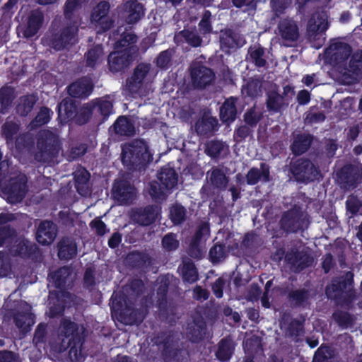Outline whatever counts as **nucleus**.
Segmentation results:
<instances>
[{
  "mask_svg": "<svg viewBox=\"0 0 362 362\" xmlns=\"http://www.w3.org/2000/svg\"><path fill=\"white\" fill-rule=\"evenodd\" d=\"M152 159L148 146L144 140L136 139L122 146V160L129 168L140 169Z\"/></svg>",
  "mask_w": 362,
  "mask_h": 362,
  "instance_id": "1",
  "label": "nucleus"
},
{
  "mask_svg": "<svg viewBox=\"0 0 362 362\" xmlns=\"http://www.w3.org/2000/svg\"><path fill=\"white\" fill-rule=\"evenodd\" d=\"M156 76L150 64L141 63L136 66L133 76L127 81V89L132 94L146 95L151 90V83Z\"/></svg>",
  "mask_w": 362,
  "mask_h": 362,
  "instance_id": "2",
  "label": "nucleus"
},
{
  "mask_svg": "<svg viewBox=\"0 0 362 362\" xmlns=\"http://www.w3.org/2000/svg\"><path fill=\"white\" fill-rule=\"evenodd\" d=\"M0 187L9 203L20 202L28 192L27 177L20 173H10L1 180Z\"/></svg>",
  "mask_w": 362,
  "mask_h": 362,
  "instance_id": "3",
  "label": "nucleus"
},
{
  "mask_svg": "<svg viewBox=\"0 0 362 362\" xmlns=\"http://www.w3.org/2000/svg\"><path fill=\"white\" fill-rule=\"evenodd\" d=\"M59 151V144L57 135L49 130L40 131L37 136L35 159L40 162H50Z\"/></svg>",
  "mask_w": 362,
  "mask_h": 362,
  "instance_id": "4",
  "label": "nucleus"
},
{
  "mask_svg": "<svg viewBox=\"0 0 362 362\" xmlns=\"http://www.w3.org/2000/svg\"><path fill=\"white\" fill-rule=\"evenodd\" d=\"M328 28L327 16L325 12L314 13L307 25V35L311 42L321 46L325 40L324 33Z\"/></svg>",
  "mask_w": 362,
  "mask_h": 362,
  "instance_id": "5",
  "label": "nucleus"
},
{
  "mask_svg": "<svg viewBox=\"0 0 362 362\" xmlns=\"http://www.w3.org/2000/svg\"><path fill=\"white\" fill-rule=\"evenodd\" d=\"M77 32L78 22L74 20L73 23H67L59 33L49 39V43L56 50L67 48L77 42Z\"/></svg>",
  "mask_w": 362,
  "mask_h": 362,
  "instance_id": "6",
  "label": "nucleus"
},
{
  "mask_svg": "<svg viewBox=\"0 0 362 362\" xmlns=\"http://www.w3.org/2000/svg\"><path fill=\"white\" fill-rule=\"evenodd\" d=\"M276 34L280 37L285 45L290 46L299 39L300 30L298 25L292 18L281 19L277 25Z\"/></svg>",
  "mask_w": 362,
  "mask_h": 362,
  "instance_id": "7",
  "label": "nucleus"
},
{
  "mask_svg": "<svg viewBox=\"0 0 362 362\" xmlns=\"http://www.w3.org/2000/svg\"><path fill=\"white\" fill-rule=\"evenodd\" d=\"M292 173L298 181H313L317 178L319 171L317 168L307 159H298L291 168Z\"/></svg>",
  "mask_w": 362,
  "mask_h": 362,
  "instance_id": "8",
  "label": "nucleus"
},
{
  "mask_svg": "<svg viewBox=\"0 0 362 362\" xmlns=\"http://www.w3.org/2000/svg\"><path fill=\"white\" fill-rule=\"evenodd\" d=\"M110 5L107 1L100 2L91 15V23L98 29V33L109 30L113 24V21L108 16Z\"/></svg>",
  "mask_w": 362,
  "mask_h": 362,
  "instance_id": "9",
  "label": "nucleus"
},
{
  "mask_svg": "<svg viewBox=\"0 0 362 362\" xmlns=\"http://www.w3.org/2000/svg\"><path fill=\"white\" fill-rule=\"evenodd\" d=\"M58 338L61 341V349H66L71 341L81 339L78 325L68 319H62L58 329Z\"/></svg>",
  "mask_w": 362,
  "mask_h": 362,
  "instance_id": "10",
  "label": "nucleus"
},
{
  "mask_svg": "<svg viewBox=\"0 0 362 362\" xmlns=\"http://www.w3.org/2000/svg\"><path fill=\"white\" fill-rule=\"evenodd\" d=\"M190 72L193 85L199 88L209 85L215 77L214 73L211 69L197 62L191 64Z\"/></svg>",
  "mask_w": 362,
  "mask_h": 362,
  "instance_id": "11",
  "label": "nucleus"
},
{
  "mask_svg": "<svg viewBox=\"0 0 362 362\" xmlns=\"http://www.w3.org/2000/svg\"><path fill=\"white\" fill-rule=\"evenodd\" d=\"M305 224V215L299 207H294L286 212L281 219L282 228L289 232H296Z\"/></svg>",
  "mask_w": 362,
  "mask_h": 362,
  "instance_id": "12",
  "label": "nucleus"
},
{
  "mask_svg": "<svg viewBox=\"0 0 362 362\" xmlns=\"http://www.w3.org/2000/svg\"><path fill=\"white\" fill-rule=\"evenodd\" d=\"M219 41L221 50L226 53L236 50L245 45V37L230 29L221 30Z\"/></svg>",
  "mask_w": 362,
  "mask_h": 362,
  "instance_id": "13",
  "label": "nucleus"
},
{
  "mask_svg": "<svg viewBox=\"0 0 362 362\" xmlns=\"http://www.w3.org/2000/svg\"><path fill=\"white\" fill-rule=\"evenodd\" d=\"M349 45L341 42H332L325 52V58L329 64L336 65L345 61L351 54Z\"/></svg>",
  "mask_w": 362,
  "mask_h": 362,
  "instance_id": "14",
  "label": "nucleus"
},
{
  "mask_svg": "<svg viewBox=\"0 0 362 362\" xmlns=\"http://www.w3.org/2000/svg\"><path fill=\"white\" fill-rule=\"evenodd\" d=\"M206 180L210 187L214 190L223 191L228 187L229 176L227 175V168L221 166H214L206 172Z\"/></svg>",
  "mask_w": 362,
  "mask_h": 362,
  "instance_id": "15",
  "label": "nucleus"
},
{
  "mask_svg": "<svg viewBox=\"0 0 362 362\" xmlns=\"http://www.w3.org/2000/svg\"><path fill=\"white\" fill-rule=\"evenodd\" d=\"M159 209L156 206L134 208L129 211L131 220L140 226H149L156 221Z\"/></svg>",
  "mask_w": 362,
  "mask_h": 362,
  "instance_id": "16",
  "label": "nucleus"
},
{
  "mask_svg": "<svg viewBox=\"0 0 362 362\" xmlns=\"http://www.w3.org/2000/svg\"><path fill=\"white\" fill-rule=\"evenodd\" d=\"M112 196L120 204H127L135 199L136 190L129 182L118 180L113 185Z\"/></svg>",
  "mask_w": 362,
  "mask_h": 362,
  "instance_id": "17",
  "label": "nucleus"
},
{
  "mask_svg": "<svg viewBox=\"0 0 362 362\" xmlns=\"http://www.w3.org/2000/svg\"><path fill=\"white\" fill-rule=\"evenodd\" d=\"M340 178L346 188H354L360 182L362 169L359 165H346L341 168Z\"/></svg>",
  "mask_w": 362,
  "mask_h": 362,
  "instance_id": "18",
  "label": "nucleus"
},
{
  "mask_svg": "<svg viewBox=\"0 0 362 362\" xmlns=\"http://www.w3.org/2000/svg\"><path fill=\"white\" fill-rule=\"evenodd\" d=\"M135 56L127 52L117 51L108 57V64L112 71L117 72L128 66Z\"/></svg>",
  "mask_w": 362,
  "mask_h": 362,
  "instance_id": "19",
  "label": "nucleus"
},
{
  "mask_svg": "<svg viewBox=\"0 0 362 362\" xmlns=\"http://www.w3.org/2000/svg\"><path fill=\"white\" fill-rule=\"evenodd\" d=\"M83 112L88 114H100L106 117L112 112V103L105 98L95 99L83 106Z\"/></svg>",
  "mask_w": 362,
  "mask_h": 362,
  "instance_id": "20",
  "label": "nucleus"
},
{
  "mask_svg": "<svg viewBox=\"0 0 362 362\" xmlns=\"http://www.w3.org/2000/svg\"><path fill=\"white\" fill-rule=\"evenodd\" d=\"M57 235V227L51 221H42L38 226L36 238L42 245H49L55 239Z\"/></svg>",
  "mask_w": 362,
  "mask_h": 362,
  "instance_id": "21",
  "label": "nucleus"
},
{
  "mask_svg": "<svg viewBox=\"0 0 362 362\" xmlns=\"http://www.w3.org/2000/svg\"><path fill=\"white\" fill-rule=\"evenodd\" d=\"M124 17L129 24L138 22L144 15V6L136 1H129L124 4Z\"/></svg>",
  "mask_w": 362,
  "mask_h": 362,
  "instance_id": "22",
  "label": "nucleus"
},
{
  "mask_svg": "<svg viewBox=\"0 0 362 362\" xmlns=\"http://www.w3.org/2000/svg\"><path fill=\"white\" fill-rule=\"evenodd\" d=\"M49 277L57 288L64 289L71 285L74 274L69 267H64L50 274Z\"/></svg>",
  "mask_w": 362,
  "mask_h": 362,
  "instance_id": "23",
  "label": "nucleus"
},
{
  "mask_svg": "<svg viewBox=\"0 0 362 362\" xmlns=\"http://www.w3.org/2000/svg\"><path fill=\"white\" fill-rule=\"evenodd\" d=\"M43 13L39 10L33 11L28 18L27 25L23 31V35L28 38L35 35L43 24Z\"/></svg>",
  "mask_w": 362,
  "mask_h": 362,
  "instance_id": "24",
  "label": "nucleus"
},
{
  "mask_svg": "<svg viewBox=\"0 0 362 362\" xmlns=\"http://www.w3.org/2000/svg\"><path fill=\"white\" fill-rule=\"evenodd\" d=\"M93 83L90 79L83 78L73 83L69 87V93L74 98H86L92 92Z\"/></svg>",
  "mask_w": 362,
  "mask_h": 362,
  "instance_id": "25",
  "label": "nucleus"
},
{
  "mask_svg": "<svg viewBox=\"0 0 362 362\" xmlns=\"http://www.w3.org/2000/svg\"><path fill=\"white\" fill-rule=\"evenodd\" d=\"M158 179L163 189L168 193L175 189L177 185V174L170 167H163L158 175Z\"/></svg>",
  "mask_w": 362,
  "mask_h": 362,
  "instance_id": "26",
  "label": "nucleus"
},
{
  "mask_svg": "<svg viewBox=\"0 0 362 362\" xmlns=\"http://www.w3.org/2000/svg\"><path fill=\"white\" fill-rule=\"evenodd\" d=\"M247 183L250 185L257 184L259 181L269 180V168L265 163H261L260 168H252L246 175Z\"/></svg>",
  "mask_w": 362,
  "mask_h": 362,
  "instance_id": "27",
  "label": "nucleus"
},
{
  "mask_svg": "<svg viewBox=\"0 0 362 362\" xmlns=\"http://www.w3.org/2000/svg\"><path fill=\"white\" fill-rule=\"evenodd\" d=\"M137 42V36L132 32H126L122 35L119 39L115 44L116 48H122L121 51L127 52L134 56L136 55L138 52L137 47L134 45Z\"/></svg>",
  "mask_w": 362,
  "mask_h": 362,
  "instance_id": "28",
  "label": "nucleus"
},
{
  "mask_svg": "<svg viewBox=\"0 0 362 362\" xmlns=\"http://www.w3.org/2000/svg\"><path fill=\"white\" fill-rule=\"evenodd\" d=\"M58 256L62 259L73 258L77 252L76 243L70 238H64L58 244Z\"/></svg>",
  "mask_w": 362,
  "mask_h": 362,
  "instance_id": "29",
  "label": "nucleus"
},
{
  "mask_svg": "<svg viewBox=\"0 0 362 362\" xmlns=\"http://www.w3.org/2000/svg\"><path fill=\"white\" fill-rule=\"evenodd\" d=\"M113 127L115 133L121 136H131L135 134L134 124L125 116L119 117L114 123Z\"/></svg>",
  "mask_w": 362,
  "mask_h": 362,
  "instance_id": "30",
  "label": "nucleus"
},
{
  "mask_svg": "<svg viewBox=\"0 0 362 362\" xmlns=\"http://www.w3.org/2000/svg\"><path fill=\"white\" fill-rule=\"evenodd\" d=\"M286 259L292 265L295 272H300L311 262L310 257L301 252L288 253Z\"/></svg>",
  "mask_w": 362,
  "mask_h": 362,
  "instance_id": "31",
  "label": "nucleus"
},
{
  "mask_svg": "<svg viewBox=\"0 0 362 362\" xmlns=\"http://www.w3.org/2000/svg\"><path fill=\"white\" fill-rule=\"evenodd\" d=\"M237 99L230 97L226 100L220 109V117L223 122H233L236 116L235 103Z\"/></svg>",
  "mask_w": 362,
  "mask_h": 362,
  "instance_id": "32",
  "label": "nucleus"
},
{
  "mask_svg": "<svg viewBox=\"0 0 362 362\" xmlns=\"http://www.w3.org/2000/svg\"><path fill=\"white\" fill-rule=\"evenodd\" d=\"M206 325L203 319L200 317L195 319L192 322L188 325L187 329V335L192 341H197L202 338L205 333Z\"/></svg>",
  "mask_w": 362,
  "mask_h": 362,
  "instance_id": "33",
  "label": "nucleus"
},
{
  "mask_svg": "<svg viewBox=\"0 0 362 362\" xmlns=\"http://www.w3.org/2000/svg\"><path fill=\"white\" fill-rule=\"evenodd\" d=\"M89 173L85 169L78 170L74 173L76 189L82 196H86L89 194Z\"/></svg>",
  "mask_w": 362,
  "mask_h": 362,
  "instance_id": "34",
  "label": "nucleus"
},
{
  "mask_svg": "<svg viewBox=\"0 0 362 362\" xmlns=\"http://www.w3.org/2000/svg\"><path fill=\"white\" fill-rule=\"evenodd\" d=\"M179 269L185 281L192 284L198 279V272L190 259H183L182 265Z\"/></svg>",
  "mask_w": 362,
  "mask_h": 362,
  "instance_id": "35",
  "label": "nucleus"
},
{
  "mask_svg": "<svg viewBox=\"0 0 362 362\" xmlns=\"http://www.w3.org/2000/svg\"><path fill=\"white\" fill-rule=\"evenodd\" d=\"M353 279V274L351 272H346L345 274V278L342 281L335 283V281L331 285H329L326 288V295L328 298H334L337 296L335 292H339L345 288L347 286L351 285Z\"/></svg>",
  "mask_w": 362,
  "mask_h": 362,
  "instance_id": "36",
  "label": "nucleus"
},
{
  "mask_svg": "<svg viewBox=\"0 0 362 362\" xmlns=\"http://www.w3.org/2000/svg\"><path fill=\"white\" fill-rule=\"evenodd\" d=\"M234 343L230 338H225L218 343V350L216 353L217 358L221 361H227L233 352Z\"/></svg>",
  "mask_w": 362,
  "mask_h": 362,
  "instance_id": "37",
  "label": "nucleus"
},
{
  "mask_svg": "<svg viewBox=\"0 0 362 362\" xmlns=\"http://www.w3.org/2000/svg\"><path fill=\"white\" fill-rule=\"evenodd\" d=\"M205 152L211 158H217L228 152V146L220 141H211L206 144Z\"/></svg>",
  "mask_w": 362,
  "mask_h": 362,
  "instance_id": "38",
  "label": "nucleus"
},
{
  "mask_svg": "<svg viewBox=\"0 0 362 362\" xmlns=\"http://www.w3.org/2000/svg\"><path fill=\"white\" fill-rule=\"evenodd\" d=\"M312 137L310 135L300 134L297 135L291 146V150L293 153L300 155L305 152L310 146Z\"/></svg>",
  "mask_w": 362,
  "mask_h": 362,
  "instance_id": "39",
  "label": "nucleus"
},
{
  "mask_svg": "<svg viewBox=\"0 0 362 362\" xmlns=\"http://www.w3.org/2000/svg\"><path fill=\"white\" fill-rule=\"evenodd\" d=\"M248 59L258 67H263L266 65L264 50L259 45H254L248 50Z\"/></svg>",
  "mask_w": 362,
  "mask_h": 362,
  "instance_id": "40",
  "label": "nucleus"
},
{
  "mask_svg": "<svg viewBox=\"0 0 362 362\" xmlns=\"http://www.w3.org/2000/svg\"><path fill=\"white\" fill-rule=\"evenodd\" d=\"M86 64L88 66L95 67L104 59L103 50L100 45H97L89 49L86 55Z\"/></svg>",
  "mask_w": 362,
  "mask_h": 362,
  "instance_id": "41",
  "label": "nucleus"
},
{
  "mask_svg": "<svg viewBox=\"0 0 362 362\" xmlns=\"http://www.w3.org/2000/svg\"><path fill=\"white\" fill-rule=\"evenodd\" d=\"M267 103L268 109L274 112H278L288 105V102L284 97L276 92L269 93Z\"/></svg>",
  "mask_w": 362,
  "mask_h": 362,
  "instance_id": "42",
  "label": "nucleus"
},
{
  "mask_svg": "<svg viewBox=\"0 0 362 362\" xmlns=\"http://www.w3.org/2000/svg\"><path fill=\"white\" fill-rule=\"evenodd\" d=\"M36 102L37 98L34 95L22 97L17 106V112L22 116L27 115L33 110Z\"/></svg>",
  "mask_w": 362,
  "mask_h": 362,
  "instance_id": "43",
  "label": "nucleus"
},
{
  "mask_svg": "<svg viewBox=\"0 0 362 362\" xmlns=\"http://www.w3.org/2000/svg\"><path fill=\"white\" fill-rule=\"evenodd\" d=\"M175 40L183 38L192 47H199L202 42V38L197 35L195 29L182 30L175 35Z\"/></svg>",
  "mask_w": 362,
  "mask_h": 362,
  "instance_id": "44",
  "label": "nucleus"
},
{
  "mask_svg": "<svg viewBox=\"0 0 362 362\" xmlns=\"http://www.w3.org/2000/svg\"><path fill=\"white\" fill-rule=\"evenodd\" d=\"M16 325L22 331L27 332L34 324L32 315L30 313H18L15 317Z\"/></svg>",
  "mask_w": 362,
  "mask_h": 362,
  "instance_id": "45",
  "label": "nucleus"
},
{
  "mask_svg": "<svg viewBox=\"0 0 362 362\" xmlns=\"http://www.w3.org/2000/svg\"><path fill=\"white\" fill-rule=\"evenodd\" d=\"M59 116L64 119L71 118L75 113V107L68 99L63 100L58 106Z\"/></svg>",
  "mask_w": 362,
  "mask_h": 362,
  "instance_id": "46",
  "label": "nucleus"
},
{
  "mask_svg": "<svg viewBox=\"0 0 362 362\" xmlns=\"http://www.w3.org/2000/svg\"><path fill=\"white\" fill-rule=\"evenodd\" d=\"M148 192L153 199L158 200L165 199L169 194L163 189L160 182H158L157 181L150 182Z\"/></svg>",
  "mask_w": 362,
  "mask_h": 362,
  "instance_id": "47",
  "label": "nucleus"
},
{
  "mask_svg": "<svg viewBox=\"0 0 362 362\" xmlns=\"http://www.w3.org/2000/svg\"><path fill=\"white\" fill-rule=\"evenodd\" d=\"M243 95L254 98L258 96L261 93V84L257 80L250 81L242 88Z\"/></svg>",
  "mask_w": 362,
  "mask_h": 362,
  "instance_id": "48",
  "label": "nucleus"
},
{
  "mask_svg": "<svg viewBox=\"0 0 362 362\" xmlns=\"http://www.w3.org/2000/svg\"><path fill=\"white\" fill-rule=\"evenodd\" d=\"M204 252L205 243H204V241L193 239L188 250L189 255L193 258L200 259Z\"/></svg>",
  "mask_w": 362,
  "mask_h": 362,
  "instance_id": "49",
  "label": "nucleus"
},
{
  "mask_svg": "<svg viewBox=\"0 0 362 362\" xmlns=\"http://www.w3.org/2000/svg\"><path fill=\"white\" fill-rule=\"evenodd\" d=\"M210 259L213 263H218L226 257L225 247L220 244H216L209 251Z\"/></svg>",
  "mask_w": 362,
  "mask_h": 362,
  "instance_id": "50",
  "label": "nucleus"
},
{
  "mask_svg": "<svg viewBox=\"0 0 362 362\" xmlns=\"http://www.w3.org/2000/svg\"><path fill=\"white\" fill-rule=\"evenodd\" d=\"M186 211L183 206L174 205L170 209V218L175 224H180L185 221Z\"/></svg>",
  "mask_w": 362,
  "mask_h": 362,
  "instance_id": "51",
  "label": "nucleus"
},
{
  "mask_svg": "<svg viewBox=\"0 0 362 362\" xmlns=\"http://www.w3.org/2000/svg\"><path fill=\"white\" fill-rule=\"evenodd\" d=\"M74 342L69 350V357L72 362H81L83 361L85 356L82 352V343L80 339H78Z\"/></svg>",
  "mask_w": 362,
  "mask_h": 362,
  "instance_id": "52",
  "label": "nucleus"
},
{
  "mask_svg": "<svg viewBox=\"0 0 362 362\" xmlns=\"http://www.w3.org/2000/svg\"><path fill=\"white\" fill-rule=\"evenodd\" d=\"M50 119V111L48 108L42 107L40 109L37 115L33 121L30 124L31 129H34L38 126L45 124L49 122Z\"/></svg>",
  "mask_w": 362,
  "mask_h": 362,
  "instance_id": "53",
  "label": "nucleus"
},
{
  "mask_svg": "<svg viewBox=\"0 0 362 362\" xmlns=\"http://www.w3.org/2000/svg\"><path fill=\"white\" fill-rule=\"evenodd\" d=\"M11 102V90L8 88H1L0 90V112H5Z\"/></svg>",
  "mask_w": 362,
  "mask_h": 362,
  "instance_id": "54",
  "label": "nucleus"
},
{
  "mask_svg": "<svg viewBox=\"0 0 362 362\" xmlns=\"http://www.w3.org/2000/svg\"><path fill=\"white\" fill-rule=\"evenodd\" d=\"M3 134L7 141L10 142L13 141V136L18 130V125L11 121H7L2 127Z\"/></svg>",
  "mask_w": 362,
  "mask_h": 362,
  "instance_id": "55",
  "label": "nucleus"
},
{
  "mask_svg": "<svg viewBox=\"0 0 362 362\" xmlns=\"http://www.w3.org/2000/svg\"><path fill=\"white\" fill-rule=\"evenodd\" d=\"M88 0H66L64 6V15L68 19H71L73 12L81 6Z\"/></svg>",
  "mask_w": 362,
  "mask_h": 362,
  "instance_id": "56",
  "label": "nucleus"
},
{
  "mask_svg": "<svg viewBox=\"0 0 362 362\" xmlns=\"http://www.w3.org/2000/svg\"><path fill=\"white\" fill-rule=\"evenodd\" d=\"M361 62H362V50L358 51L354 54L352 58L350 61L349 67L350 71L353 74L358 76L361 73Z\"/></svg>",
  "mask_w": 362,
  "mask_h": 362,
  "instance_id": "57",
  "label": "nucleus"
},
{
  "mask_svg": "<svg viewBox=\"0 0 362 362\" xmlns=\"http://www.w3.org/2000/svg\"><path fill=\"white\" fill-rule=\"evenodd\" d=\"M330 357L329 349L327 346H320L315 354L313 362H332Z\"/></svg>",
  "mask_w": 362,
  "mask_h": 362,
  "instance_id": "58",
  "label": "nucleus"
},
{
  "mask_svg": "<svg viewBox=\"0 0 362 362\" xmlns=\"http://www.w3.org/2000/svg\"><path fill=\"white\" fill-rule=\"evenodd\" d=\"M163 247L168 251L175 250L178 247L179 242L175 235L169 233L162 240Z\"/></svg>",
  "mask_w": 362,
  "mask_h": 362,
  "instance_id": "59",
  "label": "nucleus"
},
{
  "mask_svg": "<svg viewBox=\"0 0 362 362\" xmlns=\"http://www.w3.org/2000/svg\"><path fill=\"white\" fill-rule=\"evenodd\" d=\"M273 11L276 16L282 14L291 4V0H272L271 1Z\"/></svg>",
  "mask_w": 362,
  "mask_h": 362,
  "instance_id": "60",
  "label": "nucleus"
},
{
  "mask_svg": "<svg viewBox=\"0 0 362 362\" xmlns=\"http://www.w3.org/2000/svg\"><path fill=\"white\" fill-rule=\"evenodd\" d=\"M261 118V112L255 107L247 110L245 114V121L250 125L256 124Z\"/></svg>",
  "mask_w": 362,
  "mask_h": 362,
  "instance_id": "61",
  "label": "nucleus"
},
{
  "mask_svg": "<svg viewBox=\"0 0 362 362\" xmlns=\"http://www.w3.org/2000/svg\"><path fill=\"white\" fill-rule=\"evenodd\" d=\"M334 320L341 327H348L351 325L352 319L351 316L345 312L337 311L333 314Z\"/></svg>",
  "mask_w": 362,
  "mask_h": 362,
  "instance_id": "62",
  "label": "nucleus"
},
{
  "mask_svg": "<svg viewBox=\"0 0 362 362\" xmlns=\"http://www.w3.org/2000/svg\"><path fill=\"white\" fill-rule=\"evenodd\" d=\"M209 235L210 230L209 224L206 223H202L199 226L194 240L204 241V243H205V241L209 237Z\"/></svg>",
  "mask_w": 362,
  "mask_h": 362,
  "instance_id": "63",
  "label": "nucleus"
},
{
  "mask_svg": "<svg viewBox=\"0 0 362 362\" xmlns=\"http://www.w3.org/2000/svg\"><path fill=\"white\" fill-rule=\"evenodd\" d=\"M173 53V51L172 49L162 52L157 58V65L161 68L166 67L171 60Z\"/></svg>",
  "mask_w": 362,
  "mask_h": 362,
  "instance_id": "64",
  "label": "nucleus"
}]
</instances>
